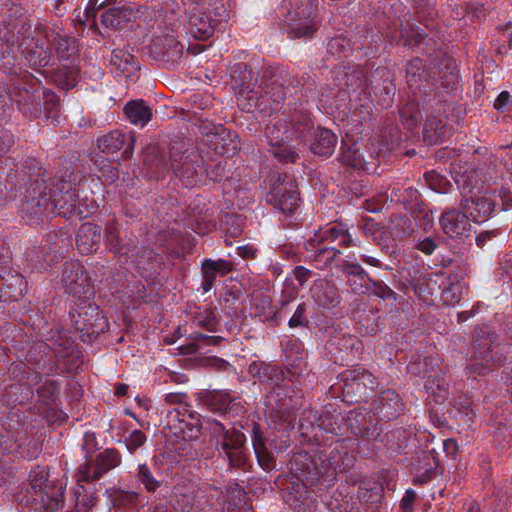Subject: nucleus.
<instances>
[{"mask_svg": "<svg viewBox=\"0 0 512 512\" xmlns=\"http://www.w3.org/2000/svg\"><path fill=\"white\" fill-rule=\"evenodd\" d=\"M386 39L391 45L402 44L404 47L414 48L426 51L422 45L427 39V34L420 27L412 26L409 23L406 25L401 24L400 31L391 32L386 34Z\"/></svg>", "mask_w": 512, "mask_h": 512, "instance_id": "obj_38", "label": "nucleus"}, {"mask_svg": "<svg viewBox=\"0 0 512 512\" xmlns=\"http://www.w3.org/2000/svg\"><path fill=\"white\" fill-rule=\"evenodd\" d=\"M191 415V405H182L172 408L167 411L166 414V426L173 432L175 435L177 430L179 429L180 422L184 421L183 417H190Z\"/></svg>", "mask_w": 512, "mask_h": 512, "instance_id": "obj_58", "label": "nucleus"}, {"mask_svg": "<svg viewBox=\"0 0 512 512\" xmlns=\"http://www.w3.org/2000/svg\"><path fill=\"white\" fill-rule=\"evenodd\" d=\"M352 225L344 221H335L319 228L313 237L304 242L307 260L316 269H332L340 272L338 267L343 262L341 248L359 246L360 241L351 233Z\"/></svg>", "mask_w": 512, "mask_h": 512, "instance_id": "obj_7", "label": "nucleus"}, {"mask_svg": "<svg viewBox=\"0 0 512 512\" xmlns=\"http://www.w3.org/2000/svg\"><path fill=\"white\" fill-rule=\"evenodd\" d=\"M251 442L259 466L266 471L273 470L276 466V460L267 448L266 439L260 425L256 422L252 424Z\"/></svg>", "mask_w": 512, "mask_h": 512, "instance_id": "obj_42", "label": "nucleus"}, {"mask_svg": "<svg viewBox=\"0 0 512 512\" xmlns=\"http://www.w3.org/2000/svg\"><path fill=\"white\" fill-rule=\"evenodd\" d=\"M340 272L346 277V284L355 294L361 295L370 289V283L373 278L359 264L354 253L345 255L343 262H340Z\"/></svg>", "mask_w": 512, "mask_h": 512, "instance_id": "obj_26", "label": "nucleus"}, {"mask_svg": "<svg viewBox=\"0 0 512 512\" xmlns=\"http://www.w3.org/2000/svg\"><path fill=\"white\" fill-rule=\"evenodd\" d=\"M61 383L58 380H46L37 389L38 401L45 407L56 405L60 399Z\"/></svg>", "mask_w": 512, "mask_h": 512, "instance_id": "obj_52", "label": "nucleus"}, {"mask_svg": "<svg viewBox=\"0 0 512 512\" xmlns=\"http://www.w3.org/2000/svg\"><path fill=\"white\" fill-rule=\"evenodd\" d=\"M437 99H433L427 105L423 104V100L421 99V95L411 93L408 95V98L404 101V103L399 108L400 119L403 126L407 130H413L418 126L419 123L423 121V113L425 115L431 110V106L435 104Z\"/></svg>", "mask_w": 512, "mask_h": 512, "instance_id": "obj_30", "label": "nucleus"}, {"mask_svg": "<svg viewBox=\"0 0 512 512\" xmlns=\"http://www.w3.org/2000/svg\"><path fill=\"white\" fill-rule=\"evenodd\" d=\"M209 141L215 153L220 157L224 154L235 153L239 148L238 136L226 129H220L214 133Z\"/></svg>", "mask_w": 512, "mask_h": 512, "instance_id": "obj_48", "label": "nucleus"}, {"mask_svg": "<svg viewBox=\"0 0 512 512\" xmlns=\"http://www.w3.org/2000/svg\"><path fill=\"white\" fill-rule=\"evenodd\" d=\"M327 49L329 53L338 58L348 57L352 52L350 40L343 35L332 38L327 44Z\"/></svg>", "mask_w": 512, "mask_h": 512, "instance_id": "obj_61", "label": "nucleus"}, {"mask_svg": "<svg viewBox=\"0 0 512 512\" xmlns=\"http://www.w3.org/2000/svg\"><path fill=\"white\" fill-rule=\"evenodd\" d=\"M172 170L186 187L204 182V161L198 153L176 154Z\"/></svg>", "mask_w": 512, "mask_h": 512, "instance_id": "obj_23", "label": "nucleus"}, {"mask_svg": "<svg viewBox=\"0 0 512 512\" xmlns=\"http://www.w3.org/2000/svg\"><path fill=\"white\" fill-rule=\"evenodd\" d=\"M27 289V281L10 266L8 250L0 240V302L18 301Z\"/></svg>", "mask_w": 512, "mask_h": 512, "instance_id": "obj_21", "label": "nucleus"}, {"mask_svg": "<svg viewBox=\"0 0 512 512\" xmlns=\"http://www.w3.org/2000/svg\"><path fill=\"white\" fill-rule=\"evenodd\" d=\"M288 34L292 38H311L319 29L316 6L312 0H293L287 15Z\"/></svg>", "mask_w": 512, "mask_h": 512, "instance_id": "obj_18", "label": "nucleus"}, {"mask_svg": "<svg viewBox=\"0 0 512 512\" xmlns=\"http://www.w3.org/2000/svg\"><path fill=\"white\" fill-rule=\"evenodd\" d=\"M270 416L279 419L285 427L290 426L294 418L291 407L285 402L279 404L277 408L271 409Z\"/></svg>", "mask_w": 512, "mask_h": 512, "instance_id": "obj_63", "label": "nucleus"}, {"mask_svg": "<svg viewBox=\"0 0 512 512\" xmlns=\"http://www.w3.org/2000/svg\"><path fill=\"white\" fill-rule=\"evenodd\" d=\"M337 80L339 89L355 102L354 109L361 120L371 117L374 105L385 109L394 101L396 86L387 67H377L368 76L363 67L355 66Z\"/></svg>", "mask_w": 512, "mask_h": 512, "instance_id": "obj_6", "label": "nucleus"}, {"mask_svg": "<svg viewBox=\"0 0 512 512\" xmlns=\"http://www.w3.org/2000/svg\"><path fill=\"white\" fill-rule=\"evenodd\" d=\"M342 394L347 402H360L373 393L379 385L377 378L361 365H355L338 375Z\"/></svg>", "mask_w": 512, "mask_h": 512, "instance_id": "obj_14", "label": "nucleus"}, {"mask_svg": "<svg viewBox=\"0 0 512 512\" xmlns=\"http://www.w3.org/2000/svg\"><path fill=\"white\" fill-rule=\"evenodd\" d=\"M43 340L37 342L27 353L25 362L12 363L10 374L20 383L29 386L37 385L42 380L41 371L53 374L58 363L66 371L75 373L83 363V355L75 344V340L63 327L54 326L42 332Z\"/></svg>", "mask_w": 512, "mask_h": 512, "instance_id": "obj_5", "label": "nucleus"}, {"mask_svg": "<svg viewBox=\"0 0 512 512\" xmlns=\"http://www.w3.org/2000/svg\"><path fill=\"white\" fill-rule=\"evenodd\" d=\"M130 253L132 262L135 263L136 269L142 277L152 278L159 273L162 257L153 249L135 246Z\"/></svg>", "mask_w": 512, "mask_h": 512, "instance_id": "obj_32", "label": "nucleus"}, {"mask_svg": "<svg viewBox=\"0 0 512 512\" xmlns=\"http://www.w3.org/2000/svg\"><path fill=\"white\" fill-rule=\"evenodd\" d=\"M124 114L129 122L143 128L152 119V107L143 99L128 101L124 108Z\"/></svg>", "mask_w": 512, "mask_h": 512, "instance_id": "obj_45", "label": "nucleus"}, {"mask_svg": "<svg viewBox=\"0 0 512 512\" xmlns=\"http://www.w3.org/2000/svg\"><path fill=\"white\" fill-rule=\"evenodd\" d=\"M102 229L93 223H83L76 234V246L81 254L88 255L96 252L100 246Z\"/></svg>", "mask_w": 512, "mask_h": 512, "instance_id": "obj_41", "label": "nucleus"}, {"mask_svg": "<svg viewBox=\"0 0 512 512\" xmlns=\"http://www.w3.org/2000/svg\"><path fill=\"white\" fill-rule=\"evenodd\" d=\"M267 197L268 201L285 216L293 215L300 203L297 182L287 174L272 175Z\"/></svg>", "mask_w": 512, "mask_h": 512, "instance_id": "obj_17", "label": "nucleus"}, {"mask_svg": "<svg viewBox=\"0 0 512 512\" xmlns=\"http://www.w3.org/2000/svg\"><path fill=\"white\" fill-rule=\"evenodd\" d=\"M122 462L120 452L115 448H106L99 452L94 460H87L77 472L78 483L97 481L106 473L118 467Z\"/></svg>", "mask_w": 512, "mask_h": 512, "instance_id": "obj_22", "label": "nucleus"}, {"mask_svg": "<svg viewBox=\"0 0 512 512\" xmlns=\"http://www.w3.org/2000/svg\"><path fill=\"white\" fill-rule=\"evenodd\" d=\"M104 242L107 249L114 254L128 255L131 252L132 241L122 236L121 224L115 216L105 223Z\"/></svg>", "mask_w": 512, "mask_h": 512, "instance_id": "obj_37", "label": "nucleus"}, {"mask_svg": "<svg viewBox=\"0 0 512 512\" xmlns=\"http://www.w3.org/2000/svg\"><path fill=\"white\" fill-rule=\"evenodd\" d=\"M171 151L170 159L168 160L163 154H150L145 159V164L148 166L151 173L157 177L163 176L166 172L172 169L173 157H175Z\"/></svg>", "mask_w": 512, "mask_h": 512, "instance_id": "obj_56", "label": "nucleus"}, {"mask_svg": "<svg viewBox=\"0 0 512 512\" xmlns=\"http://www.w3.org/2000/svg\"><path fill=\"white\" fill-rule=\"evenodd\" d=\"M82 492L77 491V498L75 507L78 512H88L97 503V496L93 492L86 491L83 486H80Z\"/></svg>", "mask_w": 512, "mask_h": 512, "instance_id": "obj_62", "label": "nucleus"}, {"mask_svg": "<svg viewBox=\"0 0 512 512\" xmlns=\"http://www.w3.org/2000/svg\"><path fill=\"white\" fill-rule=\"evenodd\" d=\"M265 135L269 153L284 164L295 163L299 154L290 141L308 142L310 151L319 157L329 158L335 151L336 134L321 126L315 127L312 115L302 102L290 103L284 117L274 118L266 125Z\"/></svg>", "mask_w": 512, "mask_h": 512, "instance_id": "obj_4", "label": "nucleus"}, {"mask_svg": "<svg viewBox=\"0 0 512 512\" xmlns=\"http://www.w3.org/2000/svg\"><path fill=\"white\" fill-rule=\"evenodd\" d=\"M438 459L429 452L419 454L411 466L415 485H424L432 481L437 474Z\"/></svg>", "mask_w": 512, "mask_h": 512, "instance_id": "obj_40", "label": "nucleus"}, {"mask_svg": "<svg viewBox=\"0 0 512 512\" xmlns=\"http://www.w3.org/2000/svg\"><path fill=\"white\" fill-rule=\"evenodd\" d=\"M440 68L445 70L442 76V92H438L437 101L431 106L423 124V138L429 145L442 142L446 135V120L443 113L446 109L447 97L456 94L460 88V77L455 59H445Z\"/></svg>", "mask_w": 512, "mask_h": 512, "instance_id": "obj_9", "label": "nucleus"}, {"mask_svg": "<svg viewBox=\"0 0 512 512\" xmlns=\"http://www.w3.org/2000/svg\"><path fill=\"white\" fill-rule=\"evenodd\" d=\"M25 488L17 501L21 512H56L64 503L62 487Z\"/></svg>", "mask_w": 512, "mask_h": 512, "instance_id": "obj_16", "label": "nucleus"}, {"mask_svg": "<svg viewBox=\"0 0 512 512\" xmlns=\"http://www.w3.org/2000/svg\"><path fill=\"white\" fill-rule=\"evenodd\" d=\"M231 77L236 85L240 86L237 95V105L244 112L258 110L264 116H272L283 108L286 99V89L295 88L296 94L301 97L290 99L280 117L289 111V105L302 102L307 108L308 101L318 97L316 77L313 73H304L299 79L293 71L286 66L278 64L267 65L261 74L263 87L251 88V83H257L254 71L246 63H237L232 67ZM259 76V73H257Z\"/></svg>", "mask_w": 512, "mask_h": 512, "instance_id": "obj_3", "label": "nucleus"}, {"mask_svg": "<svg viewBox=\"0 0 512 512\" xmlns=\"http://www.w3.org/2000/svg\"><path fill=\"white\" fill-rule=\"evenodd\" d=\"M106 493L117 512H138L144 500L139 492L118 487L107 489Z\"/></svg>", "mask_w": 512, "mask_h": 512, "instance_id": "obj_39", "label": "nucleus"}, {"mask_svg": "<svg viewBox=\"0 0 512 512\" xmlns=\"http://www.w3.org/2000/svg\"><path fill=\"white\" fill-rule=\"evenodd\" d=\"M51 45L53 46L59 61L72 64L76 60L77 49L74 39L56 34L51 39Z\"/></svg>", "mask_w": 512, "mask_h": 512, "instance_id": "obj_51", "label": "nucleus"}, {"mask_svg": "<svg viewBox=\"0 0 512 512\" xmlns=\"http://www.w3.org/2000/svg\"><path fill=\"white\" fill-rule=\"evenodd\" d=\"M440 226L450 238L469 237L471 232L470 218L457 208H451L440 216Z\"/></svg>", "mask_w": 512, "mask_h": 512, "instance_id": "obj_31", "label": "nucleus"}, {"mask_svg": "<svg viewBox=\"0 0 512 512\" xmlns=\"http://www.w3.org/2000/svg\"><path fill=\"white\" fill-rule=\"evenodd\" d=\"M28 424L21 420L17 413H10L4 424V432H0V447L3 452H13L17 448H22L27 439Z\"/></svg>", "mask_w": 512, "mask_h": 512, "instance_id": "obj_28", "label": "nucleus"}, {"mask_svg": "<svg viewBox=\"0 0 512 512\" xmlns=\"http://www.w3.org/2000/svg\"><path fill=\"white\" fill-rule=\"evenodd\" d=\"M474 362L466 367L470 379L485 376L512 360V341L503 342L488 325H479L474 331Z\"/></svg>", "mask_w": 512, "mask_h": 512, "instance_id": "obj_8", "label": "nucleus"}, {"mask_svg": "<svg viewBox=\"0 0 512 512\" xmlns=\"http://www.w3.org/2000/svg\"><path fill=\"white\" fill-rule=\"evenodd\" d=\"M299 431L305 442L333 446L329 453L314 455L306 451L294 453L287 463L290 487L285 502L294 512H314L322 493L337 480L341 455L356 451L359 438L374 442L380 436L377 426L369 427L367 413L353 409L343 416L333 405L321 411H305L299 420Z\"/></svg>", "mask_w": 512, "mask_h": 512, "instance_id": "obj_1", "label": "nucleus"}, {"mask_svg": "<svg viewBox=\"0 0 512 512\" xmlns=\"http://www.w3.org/2000/svg\"><path fill=\"white\" fill-rule=\"evenodd\" d=\"M11 78L10 98L24 117L37 118L42 112L41 81L27 70L9 69Z\"/></svg>", "mask_w": 512, "mask_h": 512, "instance_id": "obj_13", "label": "nucleus"}, {"mask_svg": "<svg viewBox=\"0 0 512 512\" xmlns=\"http://www.w3.org/2000/svg\"><path fill=\"white\" fill-rule=\"evenodd\" d=\"M135 141L133 132L124 133L121 130H113L98 138L97 147L106 154L123 150L122 156L128 159L133 155Z\"/></svg>", "mask_w": 512, "mask_h": 512, "instance_id": "obj_29", "label": "nucleus"}, {"mask_svg": "<svg viewBox=\"0 0 512 512\" xmlns=\"http://www.w3.org/2000/svg\"><path fill=\"white\" fill-rule=\"evenodd\" d=\"M194 327L203 329L208 333H217L220 328V319L215 309L199 307L191 318Z\"/></svg>", "mask_w": 512, "mask_h": 512, "instance_id": "obj_49", "label": "nucleus"}, {"mask_svg": "<svg viewBox=\"0 0 512 512\" xmlns=\"http://www.w3.org/2000/svg\"><path fill=\"white\" fill-rule=\"evenodd\" d=\"M339 159L343 164L352 168L362 167L363 164V155L356 143L348 144L342 141Z\"/></svg>", "mask_w": 512, "mask_h": 512, "instance_id": "obj_57", "label": "nucleus"}, {"mask_svg": "<svg viewBox=\"0 0 512 512\" xmlns=\"http://www.w3.org/2000/svg\"><path fill=\"white\" fill-rule=\"evenodd\" d=\"M282 347L285 352V361L294 371L276 364L255 360L249 364L248 373L258 382L278 389L285 381H292L291 377L298 373V369H301L303 361L302 345L298 340H294L287 341Z\"/></svg>", "mask_w": 512, "mask_h": 512, "instance_id": "obj_12", "label": "nucleus"}, {"mask_svg": "<svg viewBox=\"0 0 512 512\" xmlns=\"http://www.w3.org/2000/svg\"><path fill=\"white\" fill-rule=\"evenodd\" d=\"M136 481L143 486L147 493L153 494L159 488L163 486V481L158 480L149 466L144 464H139L137 467V472L135 473Z\"/></svg>", "mask_w": 512, "mask_h": 512, "instance_id": "obj_54", "label": "nucleus"}, {"mask_svg": "<svg viewBox=\"0 0 512 512\" xmlns=\"http://www.w3.org/2000/svg\"><path fill=\"white\" fill-rule=\"evenodd\" d=\"M413 432L406 428H396L388 431L382 441L391 455H401L406 452Z\"/></svg>", "mask_w": 512, "mask_h": 512, "instance_id": "obj_47", "label": "nucleus"}, {"mask_svg": "<svg viewBox=\"0 0 512 512\" xmlns=\"http://www.w3.org/2000/svg\"><path fill=\"white\" fill-rule=\"evenodd\" d=\"M228 14L223 4L209 3L205 6H194L189 9L188 26L189 33L198 40L209 39L216 27L226 20Z\"/></svg>", "mask_w": 512, "mask_h": 512, "instance_id": "obj_15", "label": "nucleus"}, {"mask_svg": "<svg viewBox=\"0 0 512 512\" xmlns=\"http://www.w3.org/2000/svg\"><path fill=\"white\" fill-rule=\"evenodd\" d=\"M61 283L64 292L79 302L86 303L94 296V287L87 275L84 266L78 261L64 264Z\"/></svg>", "mask_w": 512, "mask_h": 512, "instance_id": "obj_20", "label": "nucleus"}, {"mask_svg": "<svg viewBox=\"0 0 512 512\" xmlns=\"http://www.w3.org/2000/svg\"><path fill=\"white\" fill-rule=\"evenodd\" d=\"M228 160L223 156L218 159L211 160L206 166L204 165V182L209 179L214 182H220L229 178L227 170Z\"/></svg>", "mask_w": 512, "mask_h": 512, "instance_id": "obj_55", "label": "nucleus"}, {"mask_svg": "<svg viewBox=\"0 0 512 512\" xmlns=\"http://www.w3.org/2000/svg\"><path fill=\"white\" fill-rule=\"evenodd\" d=\"M445 59H453L449 56L442 57L437 63L427 65L426 62L415 57L405 65V77L411 93L421 95L426 106L433 99H437L438 92H442V76L445 70L440 68Z\"/></svg>", "mask_w": 512, "mask_h": 512, "instance_id": "obj_11", "label": "nucleus"}, {"mask_svg": "<svg viewBox=\"0 0 512 512\" xmlns=\"http://www.w3.org/2000/svg\"><path fill=\"white\" fill-rule=\"evenodd\" d=\"M424 179L428 187L439 194L448 193V191L452 187L450 181L445 176L435 171L425 172Z\"/></svg>", "mask_w": 512, "mask_h": 512, "instance_id": "obj_59", "label": "nucleus"}, {"mask_svg": "<svg viewBox=\"0 0 512 512\" xmlns=\"http://www.w3.org/2000/svg\"><path fill=\"white\" fill-rule=\"evenodd\" d=\"M205 404L210 411L221 416H238L245 412L242 402L233 398L228 392H210L205 397Z\"/></svg>", "mask_w": 512, "mask_h": 512, "instance_id": "obj_34", "label": "nucleus"}, {"mask_svg": "<svg viewBox=\"0 0 512 512\" xmlns=\"http://www.w3.org/2000/svg\"><path fill=\"white\" fill-rule=\"evenodd\" d=\"M201 273L203 277L202 289L209 292L215 286L218 277H225L234 270V263L230 260L218 258H205L201 262Z\"/></svg>", "mask_w": 512, "mask_h": 512, "instance_id": "obj_35", "label": "nucleus"}, {"mask_svg": "<svg viewBox=\"0 0 512 512\" xmlns=\"http://www.w3.org/2000/svg\"><path fill=\"white\" fill-rule=\"evenodd\" d=\"M405 410V402L393 389L383 390L373 400V414L382 421H392L400 417Z\"/></svg>", "mask_w": 512, "mask_h": 512, "instance_id": "obj_27", "label": "nucleus"}, {"mask_svg": "<svg viewBox=\"0 0 512 512\" xmlns=\"http://www.w3.org/2000/svg\"><path fill=\"white\" fill-rule=\"evenodd\" d=\"M149 56L164 63L174 64L178 62L184 50V45L171 34L154 36L148 45Z\"/></svg>", "mask_w": 512, "mask_h": 512, "instance_id": "obj_25", "label": "nucleus"}, {"mask_svg": "<svg viewBox=\"0 0 512 512\" xmlns=\"http://www.w3.org/2000/svg\"><path fill=\"white\" fill-rule=\"evenodd\" d=\"M189 342L181 346L180 352L183 355H193L196 353L209 352L210 346H219L225 341L222 336L207 335L199 331L192 332L188 337Z\"/></svg>", "mask_w": 512, "mask_h": 512, "instance_id": "obj_43", "label": "nucleus"}, {"mask_svg": "<svg viewBox=\"0 0 512 512\" xmlns=\"http://www.w3.org/2000/svg\"><path fill=\"white\" fill-rule=\"evenodd\" d=\"M19 176L23 185L20 212L28 224L37 226L55 211L65 218L83 214L76 191L77 175L71 164L60 168L52 178L37 158L27 157Z\"/></svg>", "mask_w": 512, "mask_h": 512, "instance_id": "obj_2", "label": "nucleus"}, {"mask_svg": "<svg viewBox=\"0 0 512 512\" xmlns=\"http://www.w3.org/2000/svg\"><path fill=\"white\" fill-rule=\"evenodd\" d=\"M326 346L330 351L336 350L353 358H357L363 350V344L357 336L343 332L342 329L336 327H333L329 333Z\"/></svg>", "mask_w": 512, "mask_h": 512, "instance_id": "obj_33", "label": "nucleus"}, {"mask_svg": "<svg viewBox=\"0 0 512 512\" xmlns=\"http://www.w3.org/2000/svg\"><path fill=\"white\" fill-rule=\"evenodd\" d=\"M496 202L489 197H477L471 199L470 203L466 200L465 209L469 213L471 219L476 223H482L492 217L496 210Z\"/></svg>", "mask_w": 512, "mask_h": 512, "instance_id": "obj_46", "label": "nucleus"}, {"mask_svg": "<svg viewBox=\"0 0 512 512\" xmlns=\"http://www.w3.org/2000/svg\"><path fill=\"white\" fill-rule=\"evenodd\" d=\"M21 53L25 56L31 67H46L52 60V52L45 47L43 43L36 44L34 49L26 50L21 48Z\"/></svg>", "mask_w": 512, "mask_h": 512, "instance_id": "obj_53", "label": "nucleus"}, {"mask_svg": "<svg viewBox=\"0 0 512 512\" xmlns=\"http://www.w3.org/2000/svg\"><path fill=\"white\" fill-rule=\"evenodd\" d=\"M368 291L390 305H394L397 300V294L382 280L372 279Z\"/></svg>", "mask_w": 512, "mask_h": 512, "instance_id": "obj_60", "label": "nucleus"}, {"mask_svg": "<svg viewBox=\"0 0 512 512\" xmlns=\"http://www.w3.org/2000/svg\"><path fill=\"white\" fill-rule=\"evenodd\" d=\"M41 245L39 251L35 248L28 249L26 252L27 261L32 270L42 272L47 270L53 262H58L61 257L60 246L55 242Z\"/></svg>", "mask_w": 512, "mask_h": 512, "instance_id": "obj_36", "label": "nucleus"}, {"mask_svg": "<svg viewBox=\"0 0 512 512\" xmlns=\"http://www.w3.org/2000/svg\"><path fill=\"white\" fill-rule=\"evenodd\" d=\"M307 307L305 303H300L296 310L294 311L293 315L288 321V326L290 328H307L309 325V320L306 315Z\"/></svg>", "mask_w": 512, "mask_h": 512, "instance_id": "obj_64", "label": "nucleus"}, {"mask_svg": "<svg viewBox=\"0 0 512 512\" xmlns=\"http://www.w3.org/2000/svg\"><path fill=\"white\" fill-rule=\"evenodd\" d=\"M135 18V11L131 6L121 5L108 8L101 15V23L114 30L122 29L125 24Z\"/></svg>", "mask_w": 512, "mask_h": 512, "instance_id": "obj_44", "label": "nucleus"}, {"mask_svg": "<svg viewBox=\"0 0 512 512\" xmlns=\"http://www.w3.org/2000/svg\"><path fill=\"white\" fill-rule=\"evenodd\" d=\"M110 62L123 74L133 75L140 69L138 60L127 49H114L111 53Z\"/></svg>", "mask_w": 512, "mask_h": 512, "instance_id": "obj_50", "label": "nucleus"}, {"mask_svg": "<svg viewBox=\"0 0 512 512\" xmlns=\"http://www.w3.org/2000/svg\"><path fill=\"white\" fill-rule=\"evenodd\" d=\"M209 418L210 417H204L201 420L200 414L192 408L190 417H183L184 421L180 422V427L175 434L176 437L183 441V443H179V447L176 448L181 456L191 459L197 456V451L194 449L192 442L200 438L201 431L204 430L205 421Z\"/></svg>", "mask_w": 512, "mask_h": 512, "instance_id": "obj_24", "label": "nucleus"}, {"mask_svg": "<svg viewBox=\"0 0 512 512\" xmlns=\"http://www.w3.org/2000/svg\"><path fill=\"white\" fill-rule=\"evenodd\" d=\"M204 431L220 459L228 462L229 469L245 470L249 460L246 435L235 426H226L215 418L205 421Z\"/></svg>", "mask_w": 512, "mask_h": 512, "instance_id": "obj_10", "label": "nucleus"}, {"mask_svg": "<svg viewBox=\"0 0 512 512\" xmlns=\"http://www.w3.org/2000/svg\"><path fill=\"white\" fill-rule=\"evenodd\" d=\"M69 317L72 325L77 331L83 333V337L90 339L104 333L108 328L106 318L101 314L100 309L90 301L79 302L76 307H70Z\"/></svg>", "mask_w": 512, "mask_h": 512, "instance_id": "obj_19", "label": "nucleus"}]
</instances>
